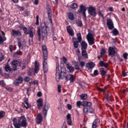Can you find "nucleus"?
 Returning a JSON list of instances; mask_svg holds the SVG:
<instances>
[{"instance_id":"29","label":"nucleus","mask_w":128,"mask_h":128,"mask_svg":"<svg viewBox=\"0 0 128 128\" xmlns=\"http://www.w3.org/2000/svg\"><path fill=\"white\" fill-rule=\"evenodd\" d=\"M112 33L114 36H116L118 34L119 32L118 30L116 28L114 29L112 31Z\"/></svg>"},{"instance_id":"12","label":"nucleus","mask_w":128,"mask_h":128,"mask_svg":"<svg viewBox=\"0 0 128 128\" xmlns=\"http://www.w3.org/2000/svg\"><path fill=\"white\" fill-rule=\"evenodd\" d=\"M36 102L38 103L37 106L38 108V109H40L43 106V103L42 100L41 98H40L37 100Z\"/></svg>"},{"instance_id":"35","label":"nucleus","mask_w":128,"mask_h":128,"mask_svg":"<svg viewBox=\"0 0 128 128\" xmlns=\"http://www.w3.org/2000/svg\"><path fill=\"white\" fill-rule=\"evenodd\" d=\"M48 66H43V70L44 73H46L48 70Z\"/></svg>"},{"instance_id":"42","label":"nucleus","mask_w":128,"mask_h":128,"mask_svg":"<svg viewBox=\"0 0 128 128\" xmlns=\"http://www.w3.org/2000/svg\"><path fill=\"white\" fill-rule=\"evenodd\" d=\"M48 110L45 109H43L42 111V112L43 114L44 115V116L45 117L46 115L47 112Z\"/></svg>"},{"instance_id":"52","label":"nucleus","mask_w":128,"mask_h":128,"mask_svg":"<svg viewBox=\"0 0 128 128\" xmlns=\"http://www.w3.org/2000/svg\"><path fill=\"white\" fill-rule=\"evenodd\" d=\"M72 64L74 66H78V64H77V62L76 61H72Z\"/></svg>"},{"instance_id":"48","label":"nucleus","mask_w":128,"mask_h":128,"mask_svg":"<svg viewBox=\"0 0 128 128\" xmlns=\"http://www.w3.org/2000/svg\"><path fill=\"white\" fill-rule=\"evenodd\" d=\"M128 55V54L127 53H124L123 54V57L124 59L126 60L127 59Z\"/></svg>"},{"instance_id":"36","label":"nucleus","mask_w":128,"mask_h":128,"mask_svg":"<svg viewBox=\"0 0 128 128\" xmlns=\"http://www.w3.org/2000/svg\"><path fill=\"white\" fill-rule=\"evenodd\" d=\"M71 8H76L78 7V5L76 4L75 3H73L70 6Z\"/></svg>"},{"instance_id":"37","label":"nucleus","mask_w":128,"mask_h":128,"mask_svg":"<svg viewBox=\"0 0 128 128\" xmlns=\"http://www.w3.org/2000/svg\"><path fill=\"white\" fill-rule=\"evenodd\" d=\"M18 44L19 48H21V49L22 50L23 48V45L22 44L21 42L20 41H18Z\"/></svg>"},{"instance_id":"21","label":"nucleus","mask_w":128,"mask_h":128,"mask_svg":"<svg viewBox=\"0 0 128 128\" xmlns=\"http://www.w3.org/2000/svg\"><path fill=\"white\" fill-rule=\"evenodd\" d=\"M37 34L38 36V40L40 41L41 40V33L40 29V28H38L37 32Z\"/></svg>"},{"instance_id":"16","label":"nucleus","mask_w":128,"mask_h":128,"mask_svg":"<svg viewBox=\"0 0 128 128\" xmlns=\"http://www.w3.org/2000/svg\"><path fill=\"white\" fill-rule=\"evenodd\" d=\"M67 28V30L68 32L71 36H73L74 35L73 30L70 28V26H68Z\"/></svg>"},{"instance_id":"14","label":"nucleus","mask_w":128,"mask_h":128,"mask_svg":"<svg viewBox=\"0 0 128 128\" xmlns=\"http://www.w3.org/2000/svg\"><path fill=\"white\" fill-rule=\"evenodd\" d=\"M66 67L69 70V72L70 73L73 72L74 70V68L69 63L66 64Z\"/></svg>"},{"instance_id":"39","label":"nucleus","mask_w":128,"mask_h":128,"mask_svg":"<svg viewBox=\"0 0 128 128\" xmlns=\"http://www.w3.org/2000/svg\"><path fill=\"white\" fill-rule=\"evenodd\" d=\"M43 66H48L47 64V58H44Z\"/></svg>"},{"instance_id":"6","label":"nucleus","mask_w":128,"mask_h":128,"mask_svg":"<svg viewBox=\"0 0 128 128\" xmlns=\"http://www.w3.org/2000/svg\"><path fill=\"white\" fill-rule=\"evenodd\" d=\"M10 64L14 66L13 67V70L14 71L16 70V68L17 66H21L20 62L17 60H13L12 62H10Z\"/></svg>"},{"instance_id":"38","label":"nucleus","mask_w":128,"mask_h":128,"mask_svg":"<svg viewBox=\"0 0 128 128\" xmlns=\"http://www.w3.org/2000/svg\"><path fill=\"white\" fill-rule=\"evenodd\" d=\"M29 32H30V33H29V34L30 36L32 39L34 37V33L32 32V30H30V31L29 30Z\"/></svg>"},{"instance_id":"34","label":"nucleus","mask_w":128,"mask_h":128,"mask_svg":"<svg viewBox=\"0 0 128 128\" xmlns=\"http://www.w3.org/2000/svg\"><path fill=\"white\" fill-rule=\"evenodd\" d=\"M74 47L77 48L78 46V41H74L73 42Z\"/></svg>"},{"instance_id":"50","label":"nucleus","mask_w":128,"mask_h":128,"mask_svg":"<svg viewBox=\"0 0 128 128\" xmlns=\"http://www.w3.org/2000/svg\"><path fill=\"white\" fill-rule=\"evenodd\" d=\"M36 25H38L39 24V22H38V15L36 16Z\"/></svg>"},{"instance_id":"40","label":"nucleus","mask_w":128,"mask_h":128,"mask_svg":"<svg viewBox=\"0 0 128 128\" xmlns=\"http://www.w3.org/2000/svg\"><path fill=\"white\" fill-rule=\"evenodd\" d=\"M15 128H20L22 126L21 125L20 123H17L14 125Z\"/></svg>"},{"instance_id":"20","label":"nucleus","mask_w":128,"mask_h":128,"mask_svg":"<svg viewBox=\"0 0 128 128\" xmlns=\"http://www.w3.org/2000/svg\"><path fill=\"white\" fill-rule=\"evenodd\" d=\"M106 100L108 102H109L110 100H111L112 98L111 95H109L108 93H107L106 95Z\"/></svg>"},{"instance_id":"26","label":"nucleus","mask_w":128,"mask_h":128,"mask_svg":"<svg viewBox=\"0 0 128 128\" xmlns=\"http://www.w3.org/2000/svg\"><path fill=\"white\" fill-rule=\"evenodd\" d=\"M68 18L71 20H73L74 18V16L72 12H70L68 14Z\"/></svg>"},{"instance_id":"15","label":"nucleus","mask_w":128,"mask_h":128,"mask_svg":"<svg viewBox=\"0 0 128 128\" xmlns=\"http://www.w3.org/2000/svg\"><path fill=\"white\" fill-rule=\"evenodd\" d=\"M95 66V64L92 62H90L86 64V67L89 69H92Z\"/></svg>"},{"instance_id":"62","label":"nucleus","mask_w":128,"mask_h":128,"mask_svg":"<svg viewBox=\"0 0 128 128\" xmlns=\"http://www.w3.org/2000/svg\"><path fill=\"white\" fill-rule=\"evenodd\" d=\"M98 14L99 16H101L102 18L103 19H104V17L103 14L101 13V12H98Z\"/></svg>"},{"instance_id":"59","label":"nucleus","mask_w":128,"mask_h":128,"mask_svg":"<svg viewBox=\"0 0 128 128\" xmlns=\"http://www.w3.org/2000/svg\"><path fill=\"white\" fill-rule=\"evenodd\" d=\"M2 34H3L4 36L5 35L4 33L1 30V27H0V36H1Z\"/></svg>"},{"instance_id":"54","label":"nucleus","mask_w":128,"mask_h":128,"mask_svg":"<svg viewBox=\"0 0 128 128\" xmlns=\"http://www.w3.org/2000/svg\"><path fill=\"white\" fill-rule=\"evenodd\" d=\"M12 121L13 122L14 125L17 123V120L16 118H14L12 120Z\"/></svg>"},{"instance_id":"32","label":"nucleus","mask_w":128,"mask_h":128,"mask_svg":"<svg viewBox=\"0 0 128 128\" xmlns=\"http://www.w3.org/2000/svg\"><path fill=\"white\" fill-rule=\"evenodd\" d=\"M22 53V52L20 50H18L14 54V57H17L18 55Z\"/></svg>"},{"instance_id":"64","label":"nucleus","mask_w":128,"mask_h":128,"mask_svg":"<svg viewBox=\"0 0 128 128\" xmlns=\"http://www.w3.org/2000/svg\"><path fill=\"white\" fill-rule=\"evenodd\" d=\"M67 120L71 119V117L70 114H68L67 115Z\"/></svg>"},{"instance_id":"60","label":"nucleus","mask_w":128,"mask_h":128,"mask_svg":"<svg viewBox=\"0 0 128 128\" xmlns=\"http://www.w3.org/2000/svg\"><path fill=\"white\" fill-rule=\"evenodd\" d=\"M68 120L67 122H68V124L70 125H71V123L72 122L71 119H68V120Z\"/></svg>"},{"instance_id":"9","label":"nucleus","mask_w":128,"mask_h":128,"mask_svg":"<svg viewBox=\"0 0 128 128\" xmlns=\"http://www.w3.org/2000/svg\"><path fill=\"white\" fill-rule=\"evenodd\" d=\"M12 34L14 37L17 36H20L22 35L20 31L14 30H12Z\"/></svg>"},{"instance_id":"51","label":"nucleus","mask_w":128,"mask_h":128,"mask_svg":"<svg viewBox=\"0 0 128 128\" xmlns=\"http://www.w3.org/2000/svg\"><path fill=\"white\" fill-rule=\"evenodd\" d=\"M92 103L91 102L87 101L86 103V106H91Z\"/></svg>"},{"instance_id":"7","label":"nucleus","mask_w":128,"mask_h":128,"mask_svg":"<svg viewBox=\"0 0 128 128\" xmlns=\"http://www.w3.org/2000/svg\"><path fill=\"white\" fill-rule=\"evenodd\" d=\"M86 10V8L83 4H81L80 6V9L78 10V12L79 13L82 12L84 17V18H86V16L85 12Z\"/></svg>"},{"instance_id":"44","label":"nucleus","mask_w":128,"mask_h":128,"mask_svg":"<svg viewBox=\"0 0 128 128\" xmlns=\"http://www.w3.org/2000/svg\"><path fill=\"white\" fill-rule=\"evenodd\" d=\"M97 89L98 90L103 92H105V90L104 88H101L98 87L97 88Z\"/></svg>"},{"instance_id":"19","label":"nucleus","mask_w":128,"mask_h":128,"mask_svg":"<svg viewBox=\"0 0 128 128\" xmlns=\"http://www.w3.org/2000/svg\"><path fill=\"white\" fill-rule=\"evenodd\" d=\"M82 50L86 49L87 48V44L84 41H82L81 43Z\"/></svg>"},{"instance_id":"24","label":"nucleus","mask_w":128,"mask_h":128,"mask_svg":"<svg viewBox=\"0 0 128 128\" xmlns=\"http://www.w3.org/2000/svg\"><path fill=\"white\" fill-rule=\"evenodd\" d=\"M82 100H86L87 98V95L86 94H82L80 96Z\"/></svg>"},{"instance_id":"1","label":"nucleus","mask_w":128,"mask_h":128,"mask_svg":"<svg viewBox=\"0 0 128 128\" xmlns=\"http://www.w3.org/2000/svg\"><path fill=\"white\" fill-rule=\"evenodd\" d=\"M56 78L57 82H59L60 79L63 80L65 78L66 81H68L69 80L70 82H74V76L72 74L67 75L66 69L65 67H61L60 72L59 65L58 63H56Z\"/></svg>"},{"instance_id":"55","label":"nucleus","mask_w":128,"mask_h":128,"mask_svg":"<svg viewBox=\"0 0 128 128\" xmlns=\"http://www.w3.org/2000/svg\"><path fill=\"white\" fill-rule=\"evenodd\" d=\"M61 86L60 85H58V92L60 93L61 92Z\"/></svg>"},{"instance_id":"30","label":"nucleus","mask_w":128,"mask_h":128,"mask_svg":"<svg viewBox=\"0 0 128 128\" xmlns=\"http://www.w3.org/2000/svg\"><path fill=\"white\" fill-rule=\"evenodd\" d=\"M77 35L78 36L77 39L78 40V42H80L82 39L81 34L80 33H79L77 34Z\"/></svg>"},{"instance_id":"28","label":"nucleus","mask_w":128,"mask_h":128,"mask_svg":"<svg viewBox=\"0 0 128 128\" xmlns=\"http://www.w3.org/2000/svg\"><path fill=\"white\" fill-rule=\"evenodd\" d=\"M43 54L44 58H47L48 56V53L47 50L42 51Z\"/></svg>"},{"instance_id":"8","label":"nucleus","mask_w":128,"mask_h":128,"mask_svg":"<svg viewBox=\"0 0 128 128\" xmlns=\"http://www.w3.org/2000/svg\"><path fill=\"white\" fill-rule=\"evenodd\" d=\"M106 24L108 28L110 30L114 28V26L113 22L110 18L107 19Z\"/></svg>"},{"instance_id":"3","label":"nucleus","mask_w":128,"mask_h":128,"mask_svg":"<svg viewBox=\"0 0 128 128\" xmlns=\"http://www.w3.org/2000/svg\"><path fill=\"white\" fill-rule=\"evenodd\" d=\"M94 35V34H93L89 33L86 36V38L90 45H91L94 43V39L93 37Z\"/></svg>"},{"instance_id":"33","label":"nucleus","mask_w":128,"mask_h":128,"mask_svg":"<svg viewBox=\"0 0 128 128\" xmlns=\"http://www.w3.org/2000/svg\"><path fill=\"white\" fill-rule=\"evenodd\" d=\"M5 70L7 72L8 71H11V70H13V69H12L10 68V67L8 65H6V66L5 67Z\"/></svg>"},{"instance_id":"25","label":"nucleus","mask_w":128,"mask_h":128,"mask_svg":"<svg viewBox=\"0 0 128 128\" xmlns=\"http://www.w3.org/2000/svg\"><path fill=\"white\" fill-rule=\"evenodd\" d=\"M6 40V38L5 36H4L3 38L2 36H0V44H3L4 41Z\"/></svg>"},{"instance_id":"22","label":"nucleus","mask_w":128,"mask_h":128,"mask_svg":"<svg viewBox=\"0 0 128 128\" xmlns=\"http://www.w3.org/2000/svg\"><path fill=\"white\" fill-rule=\"evenodd\" d=\"M100 74L102 76L106 75L107 72L104 70L103 68H101L100 69Z\"/></svg>"},{"instance_id":"45","label":"nucleus","mask_w":128,"mask_h":128,"mask_svg":"<svg viewBox=\"0 0 128 128\" xmlns=\"http://www.w3.org/2000/svg\"><path fill=\"white\" fill-rule=\"evenodd\" d=\"M81 105H82V102L80 101H78L77 102L76 105L78 107L80 108Z\"/></svg>"},{"instance_id":"10","label":"nucleus","mask_w":128,"mask_h":128,"mask_svg":"<svg viewBox=\"0 0 128 128\" xmlns=\"http://www.w3.org/2000/svg\"><path fill=\"white\" fill-rule=\"evenodd\" d=\"M42 120V118L41 114H39L37 115L36 119V123L39 124L41 123Z\"/></svg>"},{"instance_id":"53","label":"nucleus","mask_w":128,"mask_h":128,"mask_svg":"<svg viewBox=\"0 0 128 128\" xmlns=\"http://www.w3.org/2000/svg\"><path fill=\"white\" fill-rule=\"evenodd\" d=\"M87 102V101H84L82 102V105L83 106H86V103Z\"/></svg>"},{"instance_id":"57","label":"nucleus","mask_w":128,"mask_h":128,"mask_svg":"<svg viewBox=\"0 0 128 128\" xmlns=\"http://www.w3.org/2000/svg\"><path fill=\"white\" fill-rule=\"evenodd\" d=\"M100 120L98 119H96L93 122V123L94 122H95V124L96 125V124L97 123H99L100 122Z\"/></svg>"},{"instance_id":"46","label":"nucleus","mask_w":128,"mask_h":128,"mask_svg":"<svg viewBox=\"0 0 128 128\" xmlns=\"http://www.w3.org/2000/svg\"><path fill=\"white\" fill-rule=\"evenodd\" d=\"M77 24L78 26H82V23L81 21H78L77 22Z\"/></svg>"},{"instance_id":"43","label":"nucleus","mask_w":128,"mask_h":128,"mask_svg":"<svg viewBox=\"0 0 128 128\" xmlns=\"http://www.w3.org/2000/svg\"><path fill=\"white\" fill-rule=\"evenodd\" d=\"M5 114V112L4 111H1L0 112V118H2Z\"/></svg>"},{"instance_id":"58","label":"nucleus","mask_w":128,"mask_h":128,"mask_svg":"<svg viewBox=\"0 0 128 128\" xmlns=\"http://www.w3.org/2000/svg\"><path fill=\"white\" fill-rule=\"evenodd\" d=\"M89 112L90 113H92L94 112V110L92 108L90 107H89Z\"/></svg>"},{"instance_id":"63","label":"nucleus","mask_w":128,"mask_h":128,"mask_svg":"<svg viewBox=\"0 0 128 128\" xmlns=\"http://www.w3.org/2000/svg\"><path fill=\"white\" fill-rule=\"evenodd\" d=\"M67 106H68V110H70L71 109L72 107L71 105L70 104H67Z\"/></svg>"},{"instance_id":"18","label":"nucleus","mask_w":128,"mask_h":128,"mask_svg":"<svg viewBox=\"0 0 128 128\" xmlns=\"http://www.w3.org/2000/svg\"><path fill=\"white\" fill-rule=\"evenodd\" d=\"M82 56L85 58H88V54L86 53V51L85 50H82Z\"/></svg>"},{"instance_id":"11","label":"nucleus","mask_w":128,"mask_h":128,"mask_svg":"<svg viewBox=\"0 0 128 128\" xmlns=\"http://www.w3.org/2000/svg\"><path fill=\"white\" fill-rule=\"evenodd\" d=\"M23 81L22 78L21 76H19L14 82V84L16 86H18L19 84L22 83Z\"/></svg>"},{"instance_id":"31","label":"nucleus","mask_w":128,"mask_h":128,"mask_svg":"<svg viewBox=\"0 0 128 128\" xmlns=\"http://www.w3.org/2000/svg\"><path fill=\"white\" fill-rule=\"evenodd\" d=\"M106 52V50L103 48H102L101 50V51L100 52V56L102 58L104 56L105 53Z\"/></svg>"},{"instance_id":"41","label":"nucleus","mask_w":128,"mask_h":128,"mask_svg":"<svg viewBox=\"0 0 128 128\" xmlns=\"http://www.w3.org/2000/svg\"><path fill=\"white\" fill-rule=\"evenodd\" d=\"M80 65V66L82 68L85 64V62L83 61H81L79 62Z\"/></svg>"},{"instance_id":"27","label":"nucleus","mask_w":128,"mask_h":128,"mask_svg":"<svg viewBox=\"0 0 128 128\" xmlns=\"http://www.w3.org/2000/svg\"><path fill=\"white\" fill-rule=\"evenodd\" d=\"M50 107V105L48 104V103L46 102V101H45L44 106V109L48 110L49 108Z\"/></svg>"},{"instance_id":"13","label":"nucleus","mask_w":128,"mask_h":128,"mask_svg":"<svg viewBox=\"0 0 128 128\" xmlns=\"http://www.w3.org/2000/svg\"><path fill=\"white\" fill-rule=\"evenodd\" d=\"M109 55H112L115 56L116 52L114 48L110 46H109L108 48Z\"/></svg>"},{"instance_id":"5","label":"nucleus","mask_w":128,"mask_h":128,"mask_svg":"<svg viewBox=\"0 0 128 128\" xmlns=\"http://www.w3.org/2000/svg\"><path fill=\"white\" fill-rule=\"evenodd\" d=\"M88 11L89 14L94 17L96 16V13L95 8L93 7L92 6H90L88 8Z\"/></svg>"},{"instance_id":"2","label":"nucleus","mask_w":128,"mask_h":128,"mask_svg":"<svg viewBox=\"0 0 128 128\" xmlns=\"http://www.w3.org/2000/svg\"><path fill=\"white\" fill-rule=\"evenodd\" d=\"M40 26L42 36V39L44 40L46 38V36L47 35V29L48 27V26L46 25L45 22L42 23Z\"/></svg>"},{"instance_id":"56","label":"nucleus","mask_w":128,"mask_h":128,"mask_svg":"<svg viewBox=\"0 0 128 128\" xmlns=\"http://www.w3.org/2000/svg\"><path fill=\"white\" fill-rule=\"evenodd\" d=\"M63 60L64 62V63L65 64H66V62L67 60V59L64 57V56L63 57Z\"/></svg>"},{"instance_id":"47","label":"nucleus","mask_w":128,"mask_h":128,"mask_svg":"<svg viewBox=\"0 0 128 128\" xmlns=\"http://www.w3.org/2000/svg\"><path fill=\"white\" fill-rule=\"evenodd\" d=\"M83 110L85 114H86L88 112V108H84Z\"/></svg>"},{"instance_id":"4","label":"nucleus","mask_w":128,"mask_h":128,"mask_svg":"<svg viewBox=\"0 0 128 128\" xmlns=\"http://www.w3.org/2000/svg\"><path fill=\"white\" fill-rule=\"evenodd\" d=\"M18 120V122L21 124L22 126L24 127L26 126L27 125L26 120L24 116H22L20 117Z\"/></svg>"},{"instance_id":"23","label":"nucleus","mask_w":128,"mask_h":128,"mask_svg":"<svg viewBox=\"0 0 128 128\" xmlns=\"http://www.w3.org/2000/svg\"><path fill=\"white\" fill-rule=\"evenodd\" d=\"M20 28L21 29H22L23 30L24 32V34H29V32H28L27 31V28L25 27H21Z\"/></svg>"},{"instance_id":"49","label":"nucleus","mask_w":128,"mask_h":128,"mask_svg":"<svg viewBox=\"0 0 128 128\" xmlns=\"http://www.w3.org/2000/svg\"><path fill=\"white\" fill-rule=\"evenodd\" d=\"M104 63L105 62H104L103 61H100V62L99 64L101 67H103L104 66Z\"/></svg>"},{"instance_id":"61","label":"nucleus","mask_w":128,"mask_h":128,"mask_svg":"<svg viewBox=\"0 0 128 128\" xmlns=\"http://www.w3.org/2000/svg\"><path fill=\"white\" fill-rule=\"evenodd\" d=\"M30 80V78H29L28 77H26L24 80V81L25 82H28Z\"/></svg>"},{"instance_id":"17","label":"nucleus","mask_w":128,"mask_h":128,"mask_svg":"<svg viewBox=\"0 0 128 128\" xmlns=\"http://www.w3.org/2000/svg\"><path fill=\"white\" fill-rule=\"evenodd\" d=\"M35 66L34 68V72L36 73H38L39 70V64L36 62H35Z\"/></svg>"}]
</instances>
